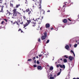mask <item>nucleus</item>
Wrapping results in <instances>:
<instances>
[{
    "instance_id": "f257e3e1",
    "label": "nucleus",
    "mask_w": 79,
    "mask_h": 79,
    "mask_svg": "<svg viewBox=\"0 0 79 79\" xmlns=\"http://www.w3.org/2000/svg\"><path fill=\"white\" fill-rule=\"evenodd\" d=\"M17 10V9H14L12 11H13V15L12 17V18H13V19H14L15 18V17L17 16L18 13L19 15H21V13L19 12H18V11H16Z\"/></svg>"
},
{
    "instance_id": "f03ea898",
    "label": "nucleus",
    "mask_w": 79,
    "mask_h": 79,
    "mask_svg": "<svg viewBox=\"0 0 79 79\" xmlns=\"http://www.w3.org/2000/svg\"><path fill=\"white\" fill-rule=\"evenodd\" d=\"M71 42H76V43L77 42V44L78 45L79 44V37H76L73 38V39H71Z\"/></svg>"
},
{
    "instance_id": "7ed1b4c3",
    "label": "nucleus",
    "mask_w": 79,
    "mask_h": 79,
    "mask_svg": "<svg viewBox=\"0 0 79 79\" xmlns=\"http://www.w3.org/2000/svg\"><path fill=\"white\" fill-rule=\"evenodd\" d=\"M34 2H35L36 3H37V4L36 3H35V4L36 5H38L40 7H39V8H41V3H42V1L39 0V2H38L37 0H32Z\"/></svg>"
},
{
    "instance_id": "20e7f679",
    "label": "nucleus",
    "mask_w": 79,
    "mask_h": 79,
    "mask_svg": "<svg viewBox=\"0 0 79 79\" xmlns=\"http://www.w3.org/2000/svg\"><path fill=\"white\" fill-rule=\"evenodd\" d=\"M47 36V35L46 32H45L44 34H43V36L41 37V40H44L46 39Z\"/></svg>"
},
{
    "instance_id": "39448f33",
    "label": "nucleus",
    "mask_w": 79,
    "mask_h": 79,
    "mask_svg": "<svg viewBox=\"0 0 79 79\" xmlns=\"http://www.w3.org/2000/svg\"><path fill=\"white\" fill-rule=\"evenodd\" d=\"M59 66H60V68H64V69H65V65L64 64L61 65L60 64H59L58 65H56V66L57 68L59 67Z\"/></svg>"
},
{
    "instance_id": "423d86ee",
    "label": "nucleus",
    "mask_w": 79,
    "mask_h": 79,
    "mask_svg": "<svg viewBox=\"0 0 79 79\" xmlns=\"http://www.w3.org/2000/svg\"><path fill=\"white\" fill-rule=\"evenodd\" d=\"M36 20L37 21H38L39 22V24H40L41 23V22H42V19H40V18H38L37 19H36Z\"/></svg>"
},
{
    "instance_id": "0eeeda50",
    "label": "nucleus",
    "mask_w": 79,
    "mask_h": 79,
    "mask_svg": "<svg viewBox=\"0 0 79 79\" xmlns=\"http://www.w3.org/2000/svg\"><path fill=\"white\" fill-rule=\"evenodd\" d=\"M7 13L6 14V15L8 16H10V15H11V13H10V12H9V11H8V10H7Z\"/></svg>"
},
{
    "instance_id": "6e6552de",
    "label": "nucleus",
    "mask_w": 79,
    "mask_h": 79,
    "mask_svg": "<svg viewBox=\"0 0 79 79\" xmlns=\"http://www.w3.org/2000/svg\"><path fill=\"white\" fill-rule=\"evenodd\" d=\"M69 59L70 61H72V60H73V57L71 56H69Z\"/></svg>"
},
{
    "instance_id": "1a4fd4ad",
    "label": "nucleus",
    "mask_w": 79,
    "mask_h": 79,
    "mask_svg": "<svg viewBox=\"0 0 79 79\" xmlns=\"http://www.w3.org/2000/svg\"><path fill=\"white\" fill-rule=\"evenodd\" d=\"M28 25H29V24H28L27 23H26L25 24H24L23 26L24 27L23 28H25V27H26V26H28Z\"/></svg>"
},
{
    "instance_id": "9d476101",
    "label": "nucleus",
    "mask_w": 79,
    "mask_h": 79,
    "mask_svg": "<svg viewBox=\"0 0 79 79\" xmlns=\"http://www.w3.org/2000/svg\"><path fill=\"white\" fill-rule=\"evenodd\" d=\"M37 68L39 70L40 69V70H41V69H42L41 68L42 67H41V66H39L37 67Z\"/></svg>"
},
{
    "instance_id": "9b49d317",
    "label": "nucleus",
    "mask_w": 79,
    "mask_h": 79,
    "mask_svg": "<svg viewBox=\"0 0 79 79\" xmlns=\"http://www.w3.org/2000/svg\"><path fill=\"white\" fill-rule=\"evenodd\" d=\"M63 22L64 23H67V22H68V21L67 20V19H64V20H63Z\"/></svg>"
},
{
    "instance_id": "f8f14e48",
    "label": "nucleus",
    "mask_w": 79,
    "mask_h": 79,
    "mask_svg": "<svg viewBox=\"0 0 79 79\" xmlns=\"http://www.w3.org/2000/svg\"><path fill=\"white\" fill-rule=\"evenodd\" d=\"M46 27H50V24L48 23H47L46 24Z\"/></svg>"
},
{
    "instance_id": "ddd939ff",
    "label": "nucleus",
    "mask_w": 79,
    "mask_h": 79,
    "mask_svg": "<svg viewBox=\"0 0 79 79\" xmlns=\"http://www.w3.org/2000/svg\"><path fill=\"white\" fill-rule=\"evenodd\" d=\"M65 48L66 49H68L69 48V47L68 45H66L65 46Z\"/></svg>"
},
{
    "instance_id": "4468645a",
    "label": "nucleus",
    "mask_w": 79,
    "mask_h": 79,
    "mask_svg": "<svg viewBox=\"0 0 79 79\" xmlns=\"http://www.w3.org/2000/svg\"><path fill=\"white\" fill-rule=\"evenodd\" d=\"M44 55H45V58H48V56H49V55L48 54H44Z\"/></svg>"
},
{
    "instance_id": "2eb2a0df",
    "label": "nucleus",
    "mask_w": 79,
    "mask_h": 79,
    "mask_svg": "<svg viewBox=\"0 0 79 79\" xmlns=\"http://www.w3.org/2000/svg\"><path fill=\"white\" fill-rule=\"evenodd\" d=\"M10 6L12 8H13V5L12 4H11V2H10Z\"/></svg>"
},
{
    "instance_id": "dca6fc26",
    "label": "nucleus",
    "mask_w": 79,
    "mask_h": 79,
    "mask_svg": "<svg viewBox=\"0 0 79 79\" xmlns=\"http://www.w3.org/2000/svg\"><path fill=\"white\" fill-rule=\"evenodd\" d=\"M64 63H66L67 62V60L66 59H64Z\"/></svg>"
},
{
    "instance_id": "f3484780",
    "label": "nucleus",
    "mask_w": 79,
    "mask_h": 79,
    "mask_svg": "<svg viewBox=\"0 0 79 79\" xmlns=\"http://www.w3.org/2000/svg\"><path fill=\"white\" fill-rule=\"evenodd\" d=\"M50 70H53V67H50Z\"/></svg>"
},
{
    "instance_id": "a211bd4d",
    "label": "nucleus",
    "mask_w": 79,
    "mask_h": 79,
    "mask_svg": "<svg viewBox=\"0 0 79 79\" xmlns=\"http://www.w3.org/2000/svg\"><path fill=\"white\" fill-rule=\"evenodd\" d=\"M19 6H20V4H19V5H17L16 6V8H18V7H19Z\"/></svg>"
},
{
    "instance_id": "6ab92c4d",
    "label": "nucleus",
    "mask_w": 79,
    "mask_h": 79,
    "mask_svg": "<svg viewBox=\"0 0 79 79\" xmlns=\"http://www.w3.org/2000/svg\"><path fill=\"white\" fill-rule=\"evenodd\" d=\"M77 44H76L74 45V47H75V48H76V47H77Z\"/></svg>"
},
{
    "instance_id": "aec40b11",
    "label": "nucleus",
    "mask_w": 79,
    "mask_h": 79,
    "mask_svg": "<svg viewBox=\"0 0 79 79\" xmlns=\"http://www.w3.org/2000/svg\"><path fill=\"white\" fill-rule=\"evenodd\" d=\"M29 9H27L25 11L26 12H29Z\"/></svg>"
},
{
    "instance_id": "412c9836",
    "label": "nucleus",
    "mask_w": 79,
    "mask_h": 79,
    "mask_svg": "<svg viewBox=\"0 0 79 79\" xmlns=\"http://www.w3.org/2000/svg\"><path fill=\"white\" fill-rule=\"evenodd\" d=\"M27 22L28 23V24H29V23H31V20H27Z\"/></svg>"
},
{
    "instance_id": "4be33fe9",
    "label": "nucleus",
    "mask_w": 79,
    "mask_h": 79,
    "mask_svg": "<svg viewBox=\"0 0 79 79\" xmlns=\"http://www.w3.org/2000/svg\"><path fill=\"white\" fill-rule=\"evenodd\" d=\"M61 71H60V72L58 73L57 74V76H59V75H60V74L61 73Z\"/></svg>"
},
{
    "instance_id": "5701e85b",
    "label": "nucleus",
    "mask_w": 79,
    "mask_h": 79,
    "mask_svg": "<svg viewBox=\"0 0 79 79\" xmlns=\"http://www.w3.org/2000/svg\"><path fill=\"white\" fill-rule=\"evenodd\" d=\"M50 79H54V77H51L50 78Z\"/></svg>"
},
{
    "instance_id": "b1692460",
    "label": "nucleus",
    "mask_w": 79,
    "mask_h": 79,
    "mask_svg": "<svg viewBox=\"0 0 79 79\" xmlns=\"http://www.w3.org/2000/svg\"><path fill=\"white\" fill-rule=\"evenodd\" d=\"M33 67H34V68H36V67H37V65H33Z\"/></svg>"
},
{
    "instance_id": "393cba45",
    "label": "nucleus",
    "mask_w": 79,
    "mask_h": 79,
    "mask_svg": "<svg viewBox=\"0 0 79 79\" xmlns=\"http://www.w3.org/2000/svg\"><path fill=\"white\" fill-rule=\"evenodd\" d=\"M38 41L39 42H40V39L39 38L38 39Z\"/></svg>"
},
{
    "instance_id": "a878e982",
    "label": "nucleus",
    "mask_w": 79,
    "mask_h": 79,
    "mask_svg": "<svg viewBox=\"0 0 79 79\" xmlns=\"http://www.w3.org/2000/svg\"><path fill=\"white\" fill-rule=\"evenodd\" d=\"M3 2V1L2 0H0V3H2Z\"/></svg>"
},
{
    "instance_id": "bb28decb",
    "label": "nucleus",
    "mask_w": 79,
    "mask_h": 79,
    "mask_svg": "<svg viewBox=\"0 0 79 79\" xmlns=\"http://www.w3.org/2000/svg\"><path fill=\"white\" fill-rule=\"evenodd\" d=\"M49 41H50V40H48L47 41L46 44H48V42H49Z\"/></svg>"
},
{
    "instance_id": "cd10ccee",
    "label": "nucleus",
    "mask_w": 79,
    "mask_h": 79,
    "mask_svg": "<svg viewBox=\"0 0 79 79\" xmlns=\"http://www.w3.org/2000/svg\"><path fill=\"white\" fill-rule=\"evenodd\" d=\"M33 60H35V57H34L32 58Z\"/></svg>"
},
{
    "instance_id": "c85d7f7f",
    "label": "nucleus",
    "mask_w": 79,
    "mask_h": 79,
    "mask_svg": "<svg viewBox=\"0 0 79 79\" xmlns=\"http://www.w3.org/2000/svg\"><path fill=\"white\" fill-rule=\"evenodd\" d=\"M36 63L37 64H39V61L38 60H37L36 62Z\"/></svg>"
},
{
    "instance_id": "c756f323",
    "label": "nucleus",
    "mask_w": 79,
    "mask_h": 79,
    "mask_svg": "<svg viewBox=\"0 0 79 79\" xmlns=\"http://www.w3.org/2000/svg\"><path fill=\"white\" fill-rule=\"evenodd\" d=\"M71 52L72 53H74V52H73V51H72V50H71Z\"/></svg>"
},
{
    "instance_id": "7c9ffc66",
    "label": "nucleus",
    "mask_w": 79,
    "mask_h": 79,
    "mask_svg": "<svg viewBox=\"0 0 79 79\" xmlns=\"http://www.w3.org/2000/svg\"><path fill=\"white\" fill-rule=\"evenodd\" d=\"M31 60H32V59H30L28 60L27 61H31Z\"/></svg>"
},
{
    "instance_id": "2f4dec72",
    "label": "nucleus",
    "mask_w": 79,
    "mask_h": 79,
    "mask_svg": "<svg viewBox=\"0 0 79 79\" xmlns=\"http://www.w3.org/2000/svg\"><path fill=\"white\" fill-rule=\"evenodd\" d=\"M64 57H66V58H68V57H67V56L65 55L64 56Z\"/></svg>"
},
{
    "instance_id": "473e14b6",
    "label": "nucleus",
    "mask_w": 79,
    "mask_h": 79,
    "mask_svg": "<svg viewBox=\"0 0 79 79\" xmlns=\"http://www.w3.org/2000/svg\"><path fill=\"white\" fill-rule=\"evenodd\" d=\"M38 56H39V57H41V56H42V55H39Z\"/></svg>"
},
{
    "instance_id": "72a5a7b5",
    "label": "nucleus",
    "mask_w": 79,
    "mask_h": 79,
    "mask_svg": "<svg viewBox=\"0 0 79 79\" xmlns=\"http://www.w3.org/2000/svg\"><path fill=\"white\" fill-rule=\"evenodd\" d=\"M31 13V11H30L28 13V15H30V14Z\"/></svg>"
},
{
    "instance_id": "f704fd0d",
    "label": "nucleus",
    "mask_w": 79,
    "mask_h": 79,
    "mask_svg": "<svg viewBox=\"0 0 79 79\" xmlns=\"http://www.w3.org/2000/svg\"><path fill=\"white\" fill-rule=\"evenodd\" d=\"M26 2H25L26 4H27V0H26Z\"/></svg>"
},
{
    "instance_id": "c9c22d12",
    "label": "nucleus",
    "mask_w": 79,
    "mask_h": 79,
    "mask_svg": "<svg viewBox=\"0 0 79 79\" xmlns=\"http://www.w3.org/2000/svg\"><path fill=\"white\" fill-rule=\"evenodd\" d=\"M20 24H23V22H22L21 23H20Z\"/></svg>"
},
{
    "instance_id": "e433bc0d",
    "label": "nucleus",
    "mask_w": 79,
    "mask_h": 79,
    "mask_svg": "<svg viewBox=\"0 0 79 79\" xmlns=\"http://www.w3.org/2000/svg\"><path fill=\"white\" fill-rule=\"evenodd\" d=\"M3 23H4V21H3L1 22V24H3Z\"/></svg>"
},
{
    "instance_id": "4c0bfd02",
    "label": "nucleus",
    "mask_w": 79,
    "mask_h": 79,
    "mask_svg": "<svg viewBox=\"0 0 79 79\" xmlns=\"http://www.w3.org/2000/svg\"><path fill=\"white\" fill-rule=\"evenodd\" d=\"M23 19H26V17H25V16H24L23 17Z\"/></svg>"
},
{
    "instance_id": "58836bf2",
    "label": "nucleus",
    "mask_w": 79,
    "mask_h": 79,
    "mask_svg": "<svg viewBox=\"0 0 79 79\" xmlns=\"http://www.w3.org/2000/svg\"><path fill=\"white\" fill-rule=\"evenodd\" d=\"M21 31V29H19V30L18 31Z\"/></svg>"
},
{
    "instance_id": "ea45409f",
    "label": "nucleus",
    "mask_w": 79,
    "mask_h": 79,
    "mask_svg": "<svg viewBox=\"0 0 79 79\" xmlns=\"http://www.w3.org/2000/svg\"><path fill=\"white\" fill-rule=\"evenodd\" d=\"M34 63H36V60H35L34 61Z\"/></svg>"
},
{
    "instance_id": "a19ab883",
    "label": "nucleus",
    "mask_w": 79,
    "mask_h": 79,
    "mask_svg": "<svg viewBox=\"0 0 79 79\" xmlns=\"http://www.w3.org/2000/svg\"><path fill=\"white\" fill-rule=\"evenodd\" d=\"M4 20H5V21H6V22H7V20H6V19H4Z\"/></svg>"
},
{
    "instance_id": "79ce46f5",
    "label": "nucleus",
    "mask_w": 79,
    "mask_h": 79,
    "mask_svg": "<svg viewBox=\"0 0 79 79\" xmlns=\"http://www.w3.org/2000/svg\"><path fill=\"white\" fill-rule=\"evenodd\" d=\"M69 46H70V47H71L72 45H71V44H69Z\"/></svg>"
},
{
    "instance_id": "37998d69",
    "label": "nucleus",
    "mask_w": 79,
    "mask_h": 79,
    "mask_svg": "<svg viewBox=\"0 0 79 79\" xmlns=\"http://www.w3.org/2000/svg\"><path fill=\"white\" fill-rule=\"evenodd\" d=\"M33 24H35V23H34V22H32Z\"/></svg>"
},
{
    "instance_id": "c03bdc74",
    "label": "nucleus",
    "mask_w": 79,
    "mask_h": 79,
    "mask_svg": "<svg viewBox=\"0 0 79 79\" xmlns=\"http://www.w3.org/2000/svg\"><path fill=\"white\" fill-rule=\"evenodd\" d=\"M68 19L70 21H71V20H70L69 19Z\"/></svg>"
},
{
    "instance_id": "a18cd8bd",
    "label": "nucleus",
    "mask_w": 79,
    "mask_h": 79,
    "mask_svg": "<svg viewBox=\"0 0 79 79\" xmlns=\"http://www.w3.org/2000/svg\"><path fill=\"white\" fill-rule=\"evenodd\" d=\"M36 58H39V57L38 56H36Z\"/></svg>"
},
{
    "instance_id": "49530a36",
    "label": "nucleus",
    "mask_w": 79,
    "mask_h": 79,
    "mask_svg": "<svg viewBox=\"0 0 79 79\" xmlns=\"http://www.w3.org/2000/svg\"><path fill=\"white\" fill-rule=\"evenodd\" d=\"M33 8H34V7H35V6H32Z\"/></svg>"
},
{
    "instance_id": "de8ad7c7",
    "label": "nucleus",
    "mask_w": 79,
    "mask_h": 79,
    "mask_svg": "<svg viewBox=\"0 0 79 79\" xmlns=\"http://www.w3.org/2000/svg\"><path fill=\"white\" fill-rule=\"evenodd\" d=\"M73 54L74 56H75V54H74V53H73Z\"/></svg>"
},
{
    "instance_id": "09e8293b",
    "label": "nucleus",
    "mask_w": 79,
    "mask_h": 79,
    "mask_svg": "<svg viewBox=\"0 0 79 79\" xmlns=\"http://www.w3.org/2000/svg\"><path fill=\"white\" fill-rule=\"evenodd\" d=\"M54 76L55 77H56V75H54Z\"/></svg>"
},
{
    "instance_id": "8fccbe9b",
    "label": "nucleus",
    "mask_w": 79,
    "mask_h": 79,
    "mask_svg": "<svg viewBox=\"0 0 79 79\" xmlns=\"http://www.w3.org/2000/svg\"><path fill=\"white\" fill-rule=\"evenodd\" d=\"M53 28H51V30H53Z\"/></svg>"
},
{
    "instance_id": "3c124183",
    "label": "nucleus",
    "mask_w": 79,
    "mask_h": 79,
    "mask_svg": "<svg viewBox=\"0 0 79 79\" xmlns=\"http://www.w3.org/2000/svg\"><path fill=\"white\" fill-rule=\"evenodd\" d=\"M50 76H52V75L51 74H50Z\"/></svg>"
},
{
    "instance_id": "603ef678",
    "label": "nucleus",
    "mask_w": 79,
    "mask_h": 79,
    "mask_svg": "<svg viewBox=\"0 0 79 79\" xmlns=\"http://www.w3.org/2000/svg\"><path fill=\"white\" fill-rule=\"evenodd\" d=\"M17 23V25H18L19 24H18V23Z\"/></svg>"
},
{
    "instance_id": "864d4df0",
    "label": "nucleus",
    "mask_w": 79,
    "mask_h": 79,
    "mask_svg": "<svg viewBox=\"0 0 79 79\" xmlns=\"http://www.w3.org/2000/svg\"><path fill=\"white\" fill-rule=\"evenodd\" d=\"M56 31H58V29H56Z\"/></svg>"
},
{
    "instance_id": "5fc2aeb1",
    "label": "nucleus",
    "mask_w": 79,
    "mask_h": 79,
    "mask_svg": "<svg viewBox=\"0 0 79 79\" xmlns=\"http://www.w3.org/2000/svg\"><path fill=\"white\" fill-rule=\"evenodd\" d=\"M42 27H41V28H40V30H41L42 29Z\"/></svg>"
},
{
    "instance_id": "6e6d98bb",
    "label": "nucleus",
    "mask_w": 79,
    "mask_h": 79,
    "mask_svg": "<svg viewBox=\"0 0 79 79\" xmlns=\"http://www.w3.org/2000/svg\"><path fill=\"white\" fill-rule=\"evenodd\" d=\"M57 63V62H55V64H56Z\"/></svg>"
},
{
    "instance_id": "4d7b16f0",
    "label": "nucleus",
    "mask_w": 79,
    "mask_h": 79,
    "mask_svg": "<svg viewBox=\"0 0 79 79\" xmlns=\"http://www.w3.org/2000/svg\"><path fill=\"white\" fill-rule=\"evenodd\" d=\"M47 12H50V10H48L47 11Z\"/></svg>"
},
{
    "instance_id": "13d9d810",
    "label": "nucleus",
    "mask_w": 79,
    "mask_h": 79,
    "mask_svg": "<svg viewBox=\"0 0 79 79\" xmlns=\"http://www.w3.org/2000/svg\"><path fill=\"white\" fill-rule=\"evenodd\" d=\"M60 60H63V59H60Z\"/></svg>"
},
{
    "instance_id": "bf43d9fd",
    "label": "nucleus",
    "mask_w": 79,
    "mask_h": 79,
    "mask_svg": "<svg viewBox=\"0 0 79 79\" xmlns=\"http://www.w3.org/2000/svg\"><path fill=\"white\" fill-rule=\"evenodd\" d=\"M23 13H25V11L24 10V11H23Z\"/></svg>"
},
{
    "instance_id": "052dcab7",
    "label": "nucleus",
    "mask_w": 79,
    "mask_h": 79,
    "mask_svg": "<svg viewBox=\"0 0 79 79\" xmlns=\"http://www.w3.org/2000/svg\"><path fill=\"white\" fill-rule=\"evenodd\" d=\"M60 71H61V69H60Z\"/></svg>"
},
{
    "instance_id": "680f3d73",
    "label": "nucleus",
    "mask_w": 79,
    "mask_h": 79,
    "mask_svg": "<svg viewBox=\"0 0 79 79\" xmlns=\"http://www.w3.org/2000/svg\"><path fill=\"white\" fill-rule=\"evenodd\" d=\"M21 32H23V31H21Z\"/></svg>"
},
{
    "instance_id": "e2e57ef3",
    "label": "nucleus",
    "mask_w": 79,
    "mask_h": 79,
    "mask_svg": "<svg viewBox=\"0 0 79 79\" xmlns=\"http://www.w3.org/2000/svg\"><path fill=\"white\" fill-rule=\"evenodd\" d=\"M73 79H76V78H74Z\"/></svg>"
},
{
    "instance_id": "0e129e2a",
    "label": "nucleus",
    "mask_w": 79,
    "mask_h": 79,
    "mask_svg": "<svg viewBox=\"0 0 79 79\" xmlns=\"http://www.w3.org/2000/svg\"><path fill=\"white\" fill-rule=\"evenodd\" d=\"M76 79H79V78H77Z\"/></svg>"
},
{
    "instance_id": "69168bd1",
    "label": "nucleus",
    "mask_w": 79,
    "mask_h": 79,
    "mask_svg": "<svg viewBox=\"0 0 79 79\" xmlns=\"http://www.w3.org/2000/svg\"><path fill=\"white\" fill-rule=\"evenodd\" d=\"M18 25L19 26H20L19 24Z\"/></svg>"
},
{
    "instance_id": "338daca9",
    "label": "nucleus",
    "mask_w": 79,
    "mask_h": 79,
    "mask_svg": "<svg viewBox=\"0 0 79 79\" xmlns=\"http://www.w3.org/2000/svg\"><path fill=\"white\" fill-rule=\"evenodd\" d=\"M63 7H64V6H63Z\"/></svg>"
},
{
    "instance_id": "774afa93",
    "label": "nucleus",
    "mask_w": 79,
    "mask_h": 79,
    "mask_svg": "<svg viewBox=\"0 0 79 79\" xmlns=\"http://www.w3.org/2000/svg\"><path fill=\"white\" fill-rule=\"evenodd\" d=\"M71 4H73V2H72V3H71Z\"/></svg>"
}]
</instances>
